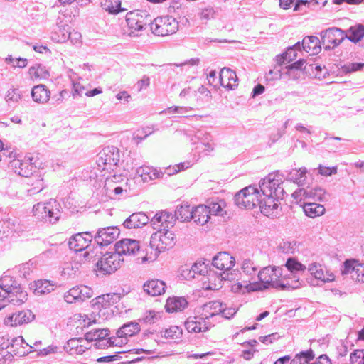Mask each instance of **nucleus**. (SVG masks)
Returning <instances> with one entry per match:
<instances>
[{"label": "nucleus", "mask_w": 364, "mask_h": 364, "mask_svg": "<svg viewBox=\"0 0 364 364\" xmlns=\"http://www.w3.org/2000/svg\"><path fill=\"white\" fill-rule=\"evenodd\" d=\"M257 277L259 282H252L249 285L250 290L262 291L269 288L281 290L297 289L300 283L299 280H291L282 276V268L279 267H266L261 269Z\"/></svg>", "instance_id": "f257e3e1"}, {"label": "nucleus", "mask_w": 364, "mask_h": 364, "mask_svg": "<svg viewBox=\"0 0 364 364\" xmlns=\"http://www.w3.org/2000/svg\"><path fill=\"white\" fill-rule=\"evenodd\" d=\"M27 292L12 276L4 274L0 277V309L6 303L20 305L27 300Z\"/></svg>", "instance_id": "f03ea898"}, {"label": "nucleus", "mask_w": 364, "mask_h": 364, "mask_svg": "<svg viewBox=\"0 0 364 364\" xmlns=\"http://www.w3.org/2000/svg\"><path fill=\"white\" fill-rule=\"evenodd\" d=\"M120 161V153L115 146H106L98 154L96 166L93 168V173L90 177L105 176L106 173H111L117 167Z\"/></svg>", "instance_id": "7ed1b4c3"}, {"label": "nucleus", "mask_w": 364, "mask_h": 364, "mask_svg": "<svg viewBox=\"0 0 364 364\" xmlns=\"http://www.w3.org/2000/svg\"><path fill=\"white\" fill-rule=\"evenodd\" d=\"M33 215L40 220L57 223L61 216V205L55 199L45 203H38L33 208Z\"/></svg>", "instance_id": "20e7f679"}, {"label": "nucleus", "mask_w": 364, "mask_h": 364, "mask_svg": "<svg viewBox=\"0 0 364 364\" xmlns=\"http://www.w3.org/2000/svg\"><path fill=\"white\" fill-rule=\"evenodd\" d=\"M283 176L278 172L268 174L259 183V189L262 195H274L277 198L287 196L283 187Z\"/></svg>", "instance_id": "39448f33"}, {"label": "nucleus", "mask_w": 364, "mask_h": 364, "mask_svg": "<svg viewBox=\"0 0 364 364\" xmlns=\"http://www.w3.org/2000/svg\"><path fill=\"white\" fill-rule=\"evenodd\" d=\"M38 159L31 154H26L23 159L14 158L9 161V168L18 176L29 177L36 168H41Z\"/></svg>", "instance_id": "423d86ee"}, {"label": "nucleus", "mask_w": 364, "mask_h": 364, "mask_svg": "<svg viewBox=\"0 0 364 364\" xmlns=\"http://www.w3.org/2000/svg\"><path fill=\"white\" fill-rule=\"evenodd\" d=\"M262 193L255 185L247 186L237 192L234 198L235 203L240 208L253 209L259 205Z\"/></svg>", "instance_id": "0eeeda50"}, {"label": "nucleus", "mask_w": 364, "mask_h": 364, "mask_svg": "<svg viewBox=\"0 0 364 364\" xmlns=\"http://www.w3.org/2000/svg\"><path fill=\"white\" fill-rule=\"evenodd\" d=\"M152 33L159 36L172 35L178 30V22L170 16H160L150 22Z\"/></svg>", "instance_id": "6e6552de"}, {"label": "nucleus", "mask_w": 364, "mask_h": 364, "mask_svg": "<svg viewBox=\"0 0 364 364\" xmlns=\"http://www.w3.org/2000/svg\"><path fill=\"white\" fill-rule=\"evenodd\" d=\"M124 261L123 258H119V253L108 252L104 255L96 264L97 275L110 274L117 271Z\"/></svg>", "instance_id": "1a4fd4ad"}, {"label": "nucleus", "mask_w": 364, "mask_h": 364, "mask_svg": "<svg viewBox=\"0 0 364 364\" xmlns=\"http://www.w3.org/2000/svg\"><path fill=\"white\" fill-rule=\"evenodd\" d=\"M292 196L298 202L311 200L326 202L328 200L330 195L321 187H307L306 188H298L292 193Z\"/></svg>", "instance_id": "9d476101"}, {"label": "nucleus", "mask_w": 364, "mask_h": 364, "mask_svg": "<svg viewBox=\"0 0 364 364\" xmlns=\"http://www.w3.org/2000/svg\"><path fill=\"white\" fill-rule=\"evenodd\" d=\"M126 22L131 30L130 35L136 36L138 34L135 32L143 30L146 25H150V15L146 11H132L127 14Z\"/></svg>", "instance_id": "9b49d317"}, {"label": "nucleus", "mask_w": 364, "mask_h": 364, "mask_svg": "<svg viewBox=\"0 0 364 364\" xmlns=\"http://www.w3.org/2000/svg\"><path fill=\"white\" fill-rule=\"evenodd\" d=\"M176 243L174 233L168 229V230H159L153 233L150 239V245L151 248L161 252L173 247Z\"/></svg>", "instance_id": "f8f14e48"}, {"label": "nucleus", "mask_w": 364, "mask_h": 364, "mask_svg": "<svg viewBox=\"0 0 364 364\" xmlns=\"http://www.w3.org/2000/svg\"><path fill=\"white\" fill-rule=\"evenodd\" d=\"M321 38L325 50H331L340 45L346 38L344 31L338 28H329L321 32Z\"/></svg>", "instance_id": "ddd939ff"}, {"label": "nucleus", "mask_w": 364, "mask_h": 364, "mask_svg": "<svg viewBox=\"0 0 364 364\" xmlns=\"http://www.w3.org/2000/svg\"><path fill=\"white\" fill-rule=\"evenodd\" d=\"M92 238L94 237L90 232H79L70 238L68 246L70 250L75 252H83V257L87 258L89 255L87 248Z\"/></svg>", "instance_id": "4468645a"}, {"label": "nucleus", "mask_w": 364, "mask_h": 364, "mask_svg": "<svg viewBox=\"0 0 364 364\" xmlns=\"http://www.w3.org/2000/svg\"><path fill=\"white\" fill-rule=\"evenodd\" d=\"M234 279V274L232 272H214L210 269L206 280L203 282V288L205 290H218L222 288L223 281H231Z\"/></svg>", "instance_id": "2eb2a0df"}, {"label": "nucleus", "mask_w": 364, "mask_h": 364, "mask_svg": "<svg viewBox=\"0 0 364 364\" xmlns=\"http://www.w3.org/2000/svg\"><path fill=\"white\" fill-rule=\"evenodd\" d=\"M150 225L156 231L168 230L175 225V217L166 210L158 211L154 216L149 218Z\"/></svg>", "instance_id": "dca6fc26"}, {"label": "nucleus", "mask_w": 364, "mask_h": 364, "mask_svg": "<svg viewBox=\"0 0 364 364\" xmlns=\"http://www.w3.org/2000/svg\"><path fill=\"white\" fill-rule=\"evenodd\" d=\"M283 198H277L274 195L267 196L262 194L259 203L262 213L268 217L278 215L279 212V200Z\"/></svg>", "instance_id": "f3484780"}, {"label": "nucleus", "mask_w": 364, "mask_h": 364, "mask_svg": "<svg viewBox=\"0 0 364 364\" xmlns=\"http://www.w3.org/2000/svg\"><path fill=\"white\" fill-rule=\"evenodd\" d=\"M210 262L208 260L198 261L195 262L191 267L186 265L182 267L181 269V276L186 280H191L197 275L207 274L209 269Z\"/></svg>", "instance_id": "a211bd4d"}, {"label": "nucleus", "mask_w": 364, "mask_h": 364, "mask_svg": "<svg viewBox=\"0 0 364 364\" xmlns=\"http://www.w3.org/2000/svg\"><path fill=\"white\" fill-rule=\"evenodd\" d=\"M342 274H351V277L360 282H364V263L355 259H346L342 267Z\"/></svg>", "instance_id": "6ab92c4d"}, {"label": "nucleus", "mask_w": 364, "mask_h": 364, "mask_svg": "<svg viewBox=\"0 0 364 364\" xmlns=\"http://www.w3.org/2000/svg\"><path fill=\"white\" fill-rule=\"evenodd\" d=\"M120 230L116 226H109L98 229L93 237L100 246H107L113 242L119 236Z\"/></svg>", "instance_id": "aec40b11"}, {"label": "nucleus", "mask_w": 364, "mask_h": 364, "mask_svg": "<svg viewBox=\"0 0 364 364\" xmlns=\"http://www.w3.org/2000/svg\"><path fill=\"white\" fill-rule=\"evenodd\" d=\"M186 329L189 333H200L209 331L213 325L207 321L200 314L189 316L184 323Z\"/></svg>", "instance_id": "412c9836"}, {"label": "nucleus", "mask_w": 364, "mask_h": 364, "mask_svg": "<svg viewBox=\"0 0 364 364\" xmlns=\"http://www.w3.org/2000/svg\"><path fill=\"white\" fill-rule=\"evenodd\" d=\"M115 252L122 256H135L140 250L139 241L134 239H122L114 245Z\"/></svg>", "instance_id": "4be33fe9"}, {"label": "nucleus", "mask_w": 364, "mask_h": 364, "mask_svg": "<svg viewBox=\"0 0 364 364\" xmlns=\"http://www.w3.org/2000/svg\"><path fill=\"white\" fill-rule=\"evenodd\" d=\"M35 318V315L30 310L14 312L4 318V323L7 326L15 327L28 323Z\"/></svg>", "instance_id": "5701e85b"}, {"label": "nucleus", "mask_w": 364, "mask_h": 364, "mask_svg": "<svg viewBox=\"0 0 364 364\" xmlns=\"http://www.w3.org/2000/svg\"><path fill=\"white\" fill-rule=\"evenodd\" d=\"M6 344H9V347L11 348L13 355L19 357L25 356L35 351L33 347L28 344L22 336L14 338L11 341L7 338Z\"/></svg>", "instance_id": "b1692460"}, {"label": "nucleus", "mask_w": 364, "mask_h": 364, "mask_svg": "<svg viewBox=\"0 0 364 364\" xmlns=\"http://www.w3.org/2000/svg\"><path fill=\"white\" fill-rule=\"evenodd\" d=\"M235 263V258L226 252H219L212 261L213 266L220 272H230Z\"/></svg>", "instance_id": "393cba45"}, {"label": "nucleus", "mask_w": 364, "mask_h": 364, "mask_svg": "<svg viewBox=\"0 0 364 364\" xmlns=\"http://www.w3.org/2000/svg\"><path fill=\"white\" fill-rule=\"evenodd\" d=\"M308 272L316 279L322 282H330L335 279V276L331 272H329L321 264L317 262H312L308 267Z\"/></svg>", "instance_id": "a878e982"}, {"label": "nucleus", "mask_w": 364, "mask_h": 364, "mask_svg": "<svg viewBox=\"0 0 364 364\" xmlns=\"http://www.w3.org/2000/svg\"><path fill=\"white\" fill-rule=\"evenodd\" d=\"M237 75L235 71L228 68L221 69L219 75V84L228 90H233L237 86Z\"/></svg>", "instance_id": "bb28decb"}, {"label": "nucleus", "mask_w": 364, "mask_h": 364, "mask_svg": "<svg viewBox=\"0 0 364 364\" xmlns=\"http://www.w3.org/2000/svg\"><path fill=\"white\" fill-rule=\"evenodd\" d=\"M149 222V216L143 212L132 214L124 222L123 225L127 229L139 228Z\"/></svg>", "instance_id": "cd10ccee"}, {"label": "nucleus", "mask_w": 364, "mask_h": 364, "mask_svg": "<svg viewBox=\"0 0 364 364\" xmlns=\"http://www.w3.org/2000/svg\"><path fill=\"white\" fill-rule=\"evenodd\" d=\"M140 331V326L136 321H131L124 324L116 333V338L124 341L127 343L128 337H132Z\"/></svg>", "instance_id": "c85d7f7f"}, {"label": "nucleus", "mask_w": 364, "mask_h": 364, "mask_svg": "<svg viewBox=\"0 0 364 364\" xmlns=\"http://www.w3.org/2000/svg\"><path fill=\"white\" fill-rule=\"evenodd\" d=\"M223 307V302L215 300L210 301L203 305L200 313L207 321L210 318L219 315Z\"/></svg>", "instance_id": "c756f323"}, {"label": "nucleus", "mask_w": 364, "mask_h": 364, "mask_svg": "<svg viewBox=\"0 0 364 364\" xmlns=\"http://www.w3.org/2000/svg\"><path fill=\"white\" fill-rule=\"evenodd\" d=\"M188 305V302L185 297L173 296L167 299L165 308L166 311L173 313L183 311Z\"/></svg>", "instance_id": "7c9ffc66"}, {"label": "nucleus", "mask_w": 364, "mask_h": 364, "mask_svg": "<svg viewBox=\"0 0 364 364\" xmlns=\"http://www.w3.org/2000/svg\"><path fill=\"white\" fill-rule=\"evenodd\" d=\"M31 97L35 102L45 104L50 100V92L45 85H38L32 88Z\"/></svg>", "instance_id": "2f4dec72"}, {"label": "nucleus", "mask_w": 364, "mask_h": 364, "mask_svg": "<svg viewBox=\"0 0 364 364\" xmlns=\"http://www.w3.org/2000/svg\"><path fill=\"white\" fill-rule=\"evenodd\" d=\"M143 287L147 294L156 296L165 292L166 284L159 279H151L144 283Z\"/></svg>", "instance_id": "473e14b6"}, {"label": "nucleus", "mask_w": 364, "mask_h": 364, "mask_svg": "<svg viewBox=\"0 0 364 364\" xmlns=\"http://www.w3.org/2000/svg\"><path fill=\"white\" fill-rule=\"evenodd\" d=\"M136 174L140 176L144 182L155 180L162 177L163 176L162 172L158 171L154 167L148 166L139 167L136 171Z\"/></svg>", "instance_id": "72a5a7b5"}, {"label": "nucleus", "mask_w": 364, "mask_h": 364, "mask_svg": "<svg viewBox=\"0 0 364 364\" xmlns=\"http://www.w3.org/2000/svg\"><path fill=\"white\" fill-rule=\"evenodd\" d=\"M301 43L299 41L294 46L287 48L285 53L276 56V61L278 65H281L285 62L290 63L297 58V52L301 51Z\"/></svg>", "instance_id": "f704fd0d"}, {"label": "nucleus", "mask_w": 364, "mask_h": 364, "mask_svg": "<svg viewBox=\"0 0 364 364\" xmlns=\"http://www.w3.org/2000/svg\"><path fill=\"white\" fill-rule=\"evenodd\" d=\"M321 41L316 36H306L305 37L301 44L302 48L306 53H310V55H316L321 51Z\"/></svg>", "instance_id": "c9c22d12"}, {"label": "nucleus", "mask_w": 364, "mask_h": 364, "mask_svg": "<svg viewBox=\"0 0 364 364\" xmlns=\"http://www.w3.org/2000/svg\"><path fill=\"white\" fill-rule=\"evenodd\" d=\"M302 206L306 215L309 218H314L322 215L325 213V208L323 205L313 201H303Z\"/></svg>", "instance_id": "e433bc0d"}, {"label": "nucleus", "mask_w": 364, "mask_h": 364, "mask_svg": "<svg viewBox=\"0 0 364 364\" xmlns=\"http://www.w3.org/2000/svg\"><path fill=\"white\" fill-rule=\"evenodd\" d=\"M192 219L194 223L203 225L208 223L210 219V213L206 205H200L193 209Z\"/></svg>", "instance_id": "4c0bfd02"}, {"label": "nucleus", "mask_w": 364, "mask_h": 364, "mask_svg": "<svg viewBox=\"0 0 364 364\" xmlns=\"http://www.w3.org/2000/svg\"><path fill=\"white\" fill-rule=\"evenodd\" d=\"M193 209L187 203L178 205L175 210V220H180L182 222L189 221L193 218Z\"/></svg>", "instance_id": "58836bf2"}, {"label": "nucleus", "mask_w": 364, "mask_h": 364, "mask_svg": "<svg viewBox=\"0 0 364 364\" xmlns=\"http://www.w3.org/2000/svg\"><path fill=\"white\" fill-rule=\"evenodd\" d=\"M58 31H54L51 33V39L56 43H63L69 39V26L65 24L61 26H58Z\"/></svg>", "instance_id": "ea45409f"}, {"label": "nucleus", "mask_w": 364, "mask_h": 364, "mask_svg": "<svg viewBox=\"0 0 364 364\" xmlns=\"http://www.w3.org/2000/svg\"><path fill=\"white\" fill-rule=\"evenodd\" d=\"M124 344V341L119 340V338L113 337H106L100 341H97L95 343L94 346L96 348L99 349H105L110 346H122Z\"/></svg>", "instance_id": "a19ab883"}, {"label": "nucleus", "mask_w": 364, "mask_h": 364, "mask_svg": "<svg viewBox=\"0 0 364 364\" xmlns=\"http://www.w3.org/2000/svg\"><path fill=\"white\" fill-rule=\"evenodd\" d=\"M241 269L243 273L248 277V281L250 282L259 272L257 266L250 259L242 261Z\"/></svg>", "instance_id": "79ce46f5"}, {"label": "nucleus", "mask_w": 364, "mask_h": 364, "mask_svg": "<svg viewBox=\"0 0 364 364\" xmlns=\"http://www.w3.org/2000/svg\"><path fill=\"white\" fill-rule=\"evenodd\" d=\"M101 7L111 14H117L124 11L121 7L120 0H102L100 3Z\"/></svg>", "instance_id": "37998d69"}, {"label": "nucleus", "mask_w": 364, "mask_h": 364, "mask_svg": "<svg viewBox=\"0 0 364 364\" xmlns=\"http://www.w3.org/2000/svg\"><path fill=\"white\" fill-rule=\"evenodd\" d=\"M28 74L32 80L46 79L49 76L46 67L41 64H36L28 70Z\"/></svg>", "instance_id": "c03bdc74"}, {"label": "nucleus", "mask_w": 364, "mask_h": 364, "mask_svg": "<svg viewBox=\"0 0 364 364\" xmlns=\"http://www.w3.org/2000/svg\"><path fill=\"white\" fill-rule=\"evenodd\" d=\"M109 332L107 328L92 329L85 334V340L87 342L95 341L96 343L97 341L108 337Z\"/></svg>", "instance_id": "a18cd8bd"}, {"label": "nucleus", "mask_w": 364, "mask_h": 364, "mask_svg": "<svg viewBox=\"0 0 364 364\" xmlns=\"http://www.w3.org/2000/svg\"><path fill=\"white\" fill-rule=\"evenodd\" d=\"M314 358V352L309 349L297 353L289 364H310Z\"/></svg>", "instance_id": "49530a36"}, {"label": "nucleus", "mask_w": 364, "mask_h": 364, "mask_svg": "<svg viewBox=\"0 0 364 364\" xmlns=\"http://www.w3.org/2000/svg\"><path fill=\"white\" fill-rule=\"evenodd\" d=\"M120 296L119 294H107L99 296L96 298V304H101L102 307L107 308L110 305H113L119 301Z\"/></svg>", "instance_id": "de8ad7c7"}, {"label": "nucleus", "mask_w": 364, "mask_h": 364, "mask_svg": "<svg viewBox=\"0 0 364 364\" xmlns=\"http://www.w3.org/2000/svg\"><path fill=\"white\" fill-rule=\"evenodd\" d=\"M54 290V284L48 280H38L34 284V292L36 294H44Z\"/></svg>", "instance_id": "09e8293b"}, {"label": "nucleus", "mask_w": 364, "mask_h": 364, "mask_svg": "<svg viewBox=\"0 0 364 364\" xmlns=\"http://www.w3.org/2000/svg\"><path fill=\"white\" fill-rule=\"evenodd\" d=\"M5 339L4 336L0 338V364L11 363L14 358L12 353L6 350L9 344H6Z\"/></svg>", "instance_id": "8fccbe9b"}, {"label": "nucleus", "mask_w": 364, "mask_h": 364, "mask_svg": "<svg viewBox=\"0 0 364 364\" xmlns=\"http://www.w3.org/2000/svg\"><path fill=\"white\" fill-rule=\"evenodd\" d=\"M213 135L207 129H200L195 132L191 140L193 144L197 146L198 144H201L208 140H213Z\"/></svg>", "instance_id": "3c124183"}, {"label": "nucleus", "mask_w": 364, "mask_h": 364, "mask_svg": "<svg viewBox=\"0 0 364 364\" xmlns=\"http://www.w3.org/2000/svg\"><path fill=\"white\" fill-rule=\"evenodd\" d=\"M307 170L305 167H301L299 169H294L287 174V178L289 181L296 183L299 186H301L303 185V181L304 180L302 178L305 176Z\"/></svg>", "instance_id": "603ef678"}, {"label": "nucleus", "mask_w": 364, "mask_h": 364, "mask_svg": "<svg viewBox=\"0 0 364 364\" xmlns=\"http://www.w3.org/2000/svg\"><path fill=\"white\" fill-rule=\"evenodd\" d=\"M15 231L14 220L8 218L0 220V238L8 237Z\"/></svg>", "instance_id": "864d4df0"}, {"label": "nucleus", "mask_w": 364, "mask_h": 364, "mask_svg": "<svg viewBox=\"0 0 364 364\" xmlns=\"http://www.w3.org/2000/svg\"><path fill=\"white\" fill-rule=\"evenodd\" d=\"M364 37V26L359 24L356 26L351 27L349 30V34L346 38L351 42L357 43Z\"/></svg>", "instance_id": "5fc2aeb1"}, {"label": "nucleus", "mask_w": 364, "mask_h": 364, "mask_svg": "<svg viewBox=\"0 0 364 364\" xmlns=\"http://www.w3.org/2000/svg\"><path fill=\"white\" fill-rule=\"evenodd\" d=\"M287 269L291 273L304 272L306 269L305 265L299 262L295 258H289L285 264Z\"/></svg>", "instance_id": "6e6d98bb"}, {"label": "nucleus", "mask_w": 364, "mask_h": 364, "mask_svg": "<svg viewBox=\"0 0 364 364\" xmlns=\"http://www.w3.org/2000/svg\"><path fill=\"white\" fill-rule=\"evenodd\" d=\"M182 336V330L177 326H171L161 332V336L165 338L178 339Z\"/></svg>", "instance_id": "4d7b16f0"}, {"label": "nucleus", "mask_w": 364, "mask_h": 364, "mask_svg": "<svg viewBox=\"0 0 364 364\" xmlns=\"http://www.w3.org/2000/svg\"><path fill=\"white\" fill-rule=\"evenodd\" d=\"M79 285L75 286L68 291H66L64 294V299L68 304H73L77 301H80V292L79 291Z\"/></svg>", "instance_id": "13d9d810"}, {"label": "nucleus", "mask_w": 364, "mask_h": 364, "mask_svg": "<svg viewBox=\"0 0 364 364\" xmlns=\"http://www.w3.org/2000/svg\"><path fill=\"white\" fill-rule=\"evenodd\" d=\"M21 96L18 89H11L7 91L5 100L9 105H16L21 100Z\"/></svg>", "instance_id": "bf43d9fd"}, {"label": "nucleus", "mask_w": 364, "mask_h": 364, "mask_svg": "<svg viewBox=\"0 0 364 364\" xmlns=\"http://www.w3.org/2000/svg\"><path fill=\"white\" fill-rule=\"evenodd\" d=\"M252 282L250 281H243V282H236L234 284H232L231 287V291L235 293L238 292H242L245 293L250 292V291H257L256 290H250L249 285L251 284Z\"/></svg>", "instance_id": "052dcab7"}, {"label": "nucleus", "mask_w": 364, "mask_h": 364, "mask_svg": "<svg viewBox=\"0 0 364 364\" xmlns=\"http://www.w3.org/2000/svg\"><path fill=\"white\" fill-rule=\"evenodd\" d=\"M215 146V144L214 142V140L213 139L206 141L205 142H203L201 144H198L197 146H196V149L198 151V153H203L207 155L214 150Z\"/></svg>", "instance_id": "680f3d73"}, {"label": "nucleus", "mask_w": 364, "mask_h": 364, "mask_svg": "<svg viewBox=\"0 0 364 364\" xmlns=\"http://www.w3.org/2000/svg\"><path fill=\"white\" fill-rule=\"evenodd\" d=\"M160 318V313L154 310H149L144 313V316L139 319L140 321L152 324L156 323Z\"/></svg>", "instance_id": "e2e57ef3"}, {"label": "nucleus", "mask_w": 364, "mask_h": 364, "mask_svg": "<svg viewBox=\"0 0 364 364\" xmlns=\"http://www.w3.org/2000/svg\"><path fill=\"white\" fill-rule=\"evenodd\" d=\"M298 248L297 242L295 240L283 241L279 245V249L283 253L294 254Z\"/></svg>", "instance_id": "0e129e2a"}, {"label": "nucleus", "mask_w": 364, "mask_h": 364, "mask_svg": "<svg viewBox=\"0 0 364 364\" xmlns=\"http://www.w3.org/2000/svg\"><path fill=\"white\" fill-rule=\"evenodd\" d=\"M224 207L225 201L223 200L212 201L207 205L210 215H221Z\"/></svg>", "instance_id": "69168bd1"}, {"label": "nucleus", "mask_w": 364, "mask_h": 364, "mask_svg": "<svg viewBox=\"0 0 364 364\" xmlns=\"http://www.w3.org/2000/svg\"><path fill=\"white\" fill-rule=\"evenodd\" d=\"M193 109L191 107H180V106H173L165 109L164 110L161 112V114H178L180 115H185L189 111Z\"/></svg>", "instance_id": "338daca9"}, {"label": "nucleus", "mask_w": 364, "mask_h": 364, "mask_svg": "<svg viewBox=\"0 0 364 364\" xmlns=\"http://www.w3.org/2000/svg\"><path fill=\"white\" fill-rule=\"evenodd\" d=\"M350 364H364V349L355 350L350 356Z\"/></svg>", "instance_id": "774afa93"}]
</instances>
